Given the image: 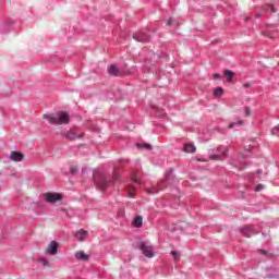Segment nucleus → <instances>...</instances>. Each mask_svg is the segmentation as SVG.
<instances>
[{
	"label": "nucleus",
	"mask_w": 279,
	"mask_h": 279,
	"mask_svg": "<svg viewBox=\"0 0 279 279\" xmlns=\"http://www.w3.org/2000/svg\"><path fill=\"white\" fill-rule=\"evenodd\" d=\"M93 180L97 189H99L100 191H106L108 186H112V184H117V182H121V178L119 177V174H117V172H113L112 179H108L106 173L99 170L94 171Z\"/></svg>",
	"instance_id": "nucleus-1"
},
{
	"label": "nucleus",
	"mask_w": 279,
	"mask_h": 279,
	"mask_svg": "<svg viewBox=\"0 0 279 279\" xmlns=\"http://www.w3.org/2000/svg\"><path fill=\"white\" fill-rule=\"evenodd\" d=\"M173 184H178V178L173 174V168H170L166 171V180L160 181L157 185L147 187L146 192L149 195H156L159 191H165L167 186H173Z\"/></svg>",
	"instance_id": "nucleus-2"
},
{
	"label": "nucleus",
	"mask_w": 279,
	"mask_h": 279,
	"mask_svg": "<svg viewBox=\"0 0 279 279\" xmlns=\"http://www.w3.org/2000/svg\"><path fill=\"white\" fill-rule=\"evenodd\" d=\"M44 119H47L50 125H69L71 116L66 111H58L50 114H44Z\"/></svg>",
	"instance_id": "nucleus-3"
},
{
	"label": "nucleus",
	"mask_w": 279,
	"mask_h": 279,
	"mask_svg": "<svg viewBox=\"0 0 279 279\" xmlns=\"http://www.w3.org/2000/svg\"><path fill=\"white\" fill-rule=\"evenodd\" d=\"M208 156L210 160L223 161L228 158V147L220 145L217 148L209 149Z\"/></svg>",
	"instance_id": "nucleus-4"
},
{
	"label": "nucleus",
	"mask_w": 279,
	"mask_h": 279,
	"mask_svg": "<svg viewBox=\"0 0 279 279\" xmlns=\"http://www.w3.org/2000/svg\"><path fill=\"white\" fill-rule=\"evenodd\" d=\"M133 38L137 43H150L151 33H149V29L145 28V29L138 31L137 33H134Z\"/></svg>",
	"instance_id": "nucleus-5"
},
{
	"label": "nucleus",
	"mask_w": 279,
	"mask_h": 279,
	"mask_svg": "<svg viewBox=\"0 0 279 279\" xmlns=\"http://www.w3.org/2000/svg\"><path fill=\"white\" fill-rule=\"evenodd\" d=\"M136 247L146 258H154V247L147 245V242H137Z\"/></svg>",
	"instance_id": "nucleus-6"
},
{
	"label": "nucleus",
	"mask_w": 279,
	"mask_h": 279,
	"mask_svg": "<svg viewBox=\"0 0 279 279\" xmlns=\"http://www.w3.org/2000/svg\"><path fill=\"white\" fill-rule=\"evenodd\" d=\"M241 234L243 236H246L250 239V236H253V234H258V231H256V227L254 225H246L240 229Z\"/></svg>",
	"instance_id": "nucleus-7"
},
{
	"label": "nucleus",
	"mask_w": 279,
	"mask_h": 279,
	"mask_svg": "<svg viewBox=\"0 0 279 279\" xmlns=\"http://www.w3.org/2000/svg\"><path fill=\"white\" fill-rule=\"evenodd\" d=\"M60 247V244L56 241H51L48 246L45 248L44 253L48 256H56L58 254V250Z\"/></svg>",
	"instance_id": "nucleus-8"
},
{
	"label": "nucleus",
	"mask_w": 279,
	"mask_h": 279,
	"mask_svg": "<svg viewBox=\"0 0 279 279\" xmlns=\"http://www.w3.org/2000/svg\"><path fill=\"white\" fill-rule=\"evenodd\" d=\"M45 199L46 202H48V204H56L62 201V195H60L59 193H46Z\"/></svg>",
	"instance_id": "nucleus-9"
},
{
	"label": "nucleus",
	"mask_w": 279,
	"mask_h": 279,
	"mask_svg": "<svg viewBox=\"0 0 279 279\" xmlns=\"http://www.w3.org/2000/svg\"><path fill=\"white\" fill-rule=\"evenodd\" d=\"M87 236H88V231H85L84 229H81L74 233V238H76L77 241H86Z\"/></svg>",
	"instance_id": "nucleus-10"
},
{
	"label": "nucleus",
	"mask_w": 279,
	"mask_h": 279,
	"mask_svg": "<svg viewBox=\"0 0 279 279\" xmlns=\"http://www.w3.org/2000/svg\"><path fill=\"white\" fill-rule=\"evenodd\" d=\"M265 278H268V279L279 278L278 269H276V268H268V269H266Z\"/></svg>",
	"instance_id": "nucleus-11"
},
{
	"label": "nucleus",
	"mask_w": 279,
	"mask_h": 279,
	"mask_svg": "<svg viewBox=\"0 0 279 279\" xmlns=\"http://www.w3.org/2000/svg\"><path fill=\"white\" fill-rule=\"evenodd\" d=\"M23 158H24L23 153L11 151V154H10V159L13 160V162H21V160H23Z\"/></svg>",
	"instance_id": "nucleus-12"
},
{
	"label": "nucleus",
	"mask_w": 279,
	"mask_h": 279,
	"mask_svg": "<svg viewBox=\"0 0 279 279\" xmlns=\"http://www.w3.org/2000/svg\"><path fill=\"white\" fill-rule=\"evenodd\" d=\"M76 260H90V255L86 254L84 251H80L75 253Z\"/></svg>",
	"instance_id": "nucleus-13"
},
{
	"label": "nucleus",
	"mask_w": 279,
	"mask_h": 279,
	"mask_svg": "<svg viewBox=\"0 0 279 279\" xmlns=\"http://www.w3.org/2000/svg\"><path fill=\"white\" fill-rule=\"evenodd\" d=\"M108 73H109V75H112L113 77H119V75H121V71L114 64H111L108 68Z\"/></svg>",
	"instance_id": "nucleus-14"
},
{
	"label": "nucleus",
	"mask_w": 279,
	"mask_h": 279,
	"mask_svg": "<svg viewBox=\"0 0 279 279\" xmlns=\"http://www.w3.org/2000/svg\"><path fill=\"white\" fill-rule=\"evenodd\" d=\"M196 149L197 148L195 147V144H193V143L185 144L183 146V151H185L186 154H195Z\"/></svg>",
	"instance_id": "nucleus-15"
},
{
	"label": "nucleus",
	"mask_w": 279,
	"mask_h": 279,
	"mask_svg": "<svg viewBox=\"0 0 279 279\" xmlns=\"http://www.w3.org/2000/svg\"><path fill=\"white\" fill-rule=\"evenodd\" d=\"M134 228H143V216H136L133 220Z\"/></svg>",
	"instance_id": "nucleus-16"
},
{
	"label": "nucleus",
	"mask_w": 279,
	"mask_h": 279,
	"mask_svg": "<svg viewBox=\"0 0 279 279\" xmlns=\"http://www.w3.org/2000/svg\"><path fill=\"white\" fill-rule=\"evenodd\" d=\"M135 146L137 147V149H146L147 151H151V149H154V147L150 144L145 143H137L135 144Z\"/></svg>",
	"instance_id": "nucleus-17"
},
{
	"label": "nucleus",
	"mask_w": 279,
	"mask_h": 279,
	"mask_svg": "<svg viewBox=\"0 0 279 279\" xmlns=\"http://www.w3.org/2000/svg\"><path fill=\"white\" fill-rule=\"evenodd\" d=\"M77 138H84V133H75V130L71 131V141H77Z\"/></svg>",
	"instance_id": "nucleus-18"
},
{
	"label": "nucleus",
	"mask_w": 279,
	"mask_h": 279,
	"mask_svg": "<svg viewBox=\"0 0 279 279\" xmlns=\"http://www.w3.org/2000/svg\"><path fill=\"white\" fill-rule=\"evenodd\" d=\"M131 180L132 182H135V184H141V174L138 172L133 173Z\"/></svg>",
	"instance_id": "nucleus-19"
},
{
	"label": "nucleus",
	"mask_w": 279,
	"mask_h": 279,
	"mask_svg": "<svg viewBox=\"0 0 279 279\" xmlns=\"http://www.w3.org/2000/svg\"><path fill=\"white\" fill-rule=\"evenodd\" d=\"M262 9L264 12H276V8H274L271 4H264Z\"/></svg>",
	"instance_id": "nucleus-20"
},
{
	"label": "nucleus",
	"mask_w": 279,
	"mask_h": 279,
	"mask_svg": "<svg viewBox=\"0 0 279 279\" xmlns=\"http://www.w3.org/2000/svg\"><path fill=\"white\" fill-rule=\"evenodd\" d=\"M214 95H215V97H221V96L223 95V89H222V87H216V88L214 89Z\"/></svg>",
	"instance_id": "nucleus-21"
},
{
	"label": "nucleus",
	"mask_w": 279,
	"mask_h": 279,
	"mask_svg": "<svg viewBox=\"0 0 279 279\" xmlns=\"http://www.w3.org/2000/svg\"><path fill=\"white\" fill-rule=\"evenodd\" d=\"M225 75L228 77V82H231L230 78L234 77V72H232V70H227L225 71Z\"/></svg>",
	"instance_id": "nucleus-22"
},
{
	"label": "nucleus",
	"mask_w": 279,
	"mask_h": 279,
	"mask_svg": "<svg viewBox=\"0 0 279 279\" xmlns=\"http://www.w3.org/2000/svg\"><path fill=\"white\" fill-rule=\"evenodd\" d=\"M236 125H243V120H239L238 122H232L229 124V129L233 130V128H236Z\"/></svg>",
	"instance_id": "nucleus-23"
},
{
	"label": "nucleus",
	"mask_w": 279,
	"mask_h": 279,
	"mask_svg": "<svg viewBox=\"0 0 279 279\" xmlns=\"http://www.w3.org/2000/svg\"><path fill=\"white\" fill-rule=\"evenodd\" d=\"M171 256H173L174 260H180V253L178 251H171Z\"/></svg>",
	"instance_id": "nucleus-24"
},
{
	"label": "nucleus",
	"mask_w": 279,
	"mask_h": 279,
	"mask_svg": "<svg viewBox=\"0 0 279 279\" xmlns=\"http://www.w3.org/2000/svg\"><path fill=\"white\" fill-rule=\"evenodd\" d=\"M270 134H272V136H276L279 134V126H274L270 131Z\"/></svg>",
	"instance_id": "nucleus-25"
},
{
	"label": "nucleus",
	"mask_w": 279,
	"mask_h": 279,
	"mask_svg": "<svg viewBox=\"0 0 279 279\" xmlns=\"http://www.w3.org/2000/svg\"><path fill=\"white\" fill-rule=\"evenodd\" d=\"M244 114H245V117H251V114H252V109H251L250 107H245V108H244Z\"/></svg>",
	"instance_id": "nucleus-26"
},
{
	"label": "nucleus",
	"mask_w": 279,
	"mask_h": 279,
	"mask_svg": "<svg viewBox=\"0 0 279 279\" xmlns=\"http://www.w3.org/2000/svg\"><path fill=\"white\" fill-rule=\"evenodd\" d=\"M40 263L41 265H44V267H49V260H47L46 258H41Z\"/></svg>",
	"instance_id": "nucleus-27"
},
{
	"label": "nucleus",
	"mask_w": 279,
	"mask_h": 279,
	"mask_svg": "<svg viewBox=\"0 0 279 279\" xmlns=\"http://www.w3.org/2000/svg\"><path fill=\"white\" fill-rule=\"evenodd\" d=\"M263 189H265V185L258 184V185H256L255 191L258 193V192L263 191Z\"/></svg>",
	"instance_id": "nucleus-28"
},
{
	"label": "nucleus",
	"mask_w": 279,
	"mask_h": 279,
	"mask_svg": "<svg viewBox=\"0 0 279 279\" xmlns=\"http://www.w3.org/2000/svg\"><path fill=\"white\" fill-rule=\"evenodd\" d=\"M214 80H221V74L220 73H215L213 74Z\"/></svg>",
	"instance_id": "nucleus-29"
},
{
	"label": "nucleus",
	"mask_w": 279,
	"mask_h": 279,
	"mask_svg": "<svg viewBox=\"0 0 279 279\" xmlns=\"http://www.w3.org/2000/svg\"><path fill=\"white\" fill-rule=\"evenodd\" d=\"M77 173V167H72L71 168V175H75Z\"/></svg>",
	"instance_id": "nucleus-30"
},
{
	"label": "nucleus",
	"mask_w": 279,
	"mask_h": 279,
	"mask_svg": "<svg viewBox=\"0 0 279 279\" xmlns=\"http://www.w3.org/2000/svg\"><path fill=\"white\" fill-rule=\"evenodd\" d=\"M250 86H252L251 83H245V84H243V87H244V88H250Z\"/></svg>",
	"instance_id": "nucleus-31"
},
{
	"label": "nucleus",
	"mask_w": 279,
	"mask_h": 279,
	"mask_svg": "<svg viewBox=\"0 0 279 279\" xmlns=\"http://www.w3.org/2000/svg\"><path fill=\"white\" fill-rule=\"evenodd\" d=\"M167 25H173V20L169 19L168 22H167Z\"/></svg>",
	"instance_id": "nucleus-32"
},
{
	"label": "nucleus",
	"mask_w": 279,
	"mask_h": 279,
	"mask_svg": "<svg viewBox=\"0 0 279 279\" xmlns=\"http://www.w3.org/2000/svg\"><path fill=\"white\" fill-rule=\"evenodd\" d=\"M159 112H160L159 117H165V110H160Z\"/></svg>",
	"instance_id": "nucleus-33"
},
{
	"label": "nucleus",
	"mask_w": 279,
	"mask_h": 279,
	"mask_svg": "<svg viewBox=\"0 0 279 279\" xmlns=\"http://www.w3.org/2000/svg\"><path fill=\"white\" fill-rule=\"evenodd\" d=\"M260 254H263L264 256H267V251H259Z\"/></svg>",
	"instance_id": "nucleus-34"
},
{
	"label": "nucleus",
	"mask_w": 279,
	"mask_h": 279,
	"mask_svg": "<svg viewBox=\"0 0 279 279\" xmlns=\"http://www.w3.org/2000/svg\"><path fill=\"white\" fill-rule=\"evenodd\" d=\"M240 162H241V165H245V161L243 160V157H241Z\"/></svg>",
	"instance_id": "nucleus-35"
},
{
	"label": "nucleus",
	"mask_w": 279,
	"mask_h": 279,
	"mask_svg": "<svg viewBox=\"0 0 279 279\" xmlns=\"http://www.w3.org/2000/svg\"><path fill=\"white\" fill-rule=\"evenodd\" d=\"M256 19H260V13H256Z\"/></svg>",
	"instance_id": "nucleus-36"
},
{
	"label": "nucleus",
	"mask_w": 279,
	"mask_h": 279,
	"mask_svg": "<svg viewBox=\"0 0 279 279\" xmlns=\"http://www.w3.org/2000/svg\"><path fill=\"white\" fill-rule=\"evenodd\" d=\"M129 197H134V194H133V193H130V194H129Z\"/></svg>",
	"instance_id": "nucleus-37"
},
{
	"label": "nucleus",
	"mask_w": 279,
	"mask_h": 279,
	"mask_svg": "<svg viewBox=\"0 0 279 279\" xmlns=\"http://www.w3.org/2000/svg\"><path fill=\"white\" fill-rule=\"evenodd\" d=\"M251 17H246V21H250Z\"/></svg>",
	"instance_id": "nucleus-38"
},
{
	"label": "nucleus",
	"mask_w": 279,
	"mask_h": 279,
	"mask_svg": "<svg viewBox=\"0 0 279 279\" xmlns=\"http://www.w3.org/2000/svg\"><path fill=\"white\" fill-rule=\"evenodd\" d=\"M263 236H267V234L263 233Z\"/></svg>",
	"instance_id": "nucleus-39"
}]
</instances>
